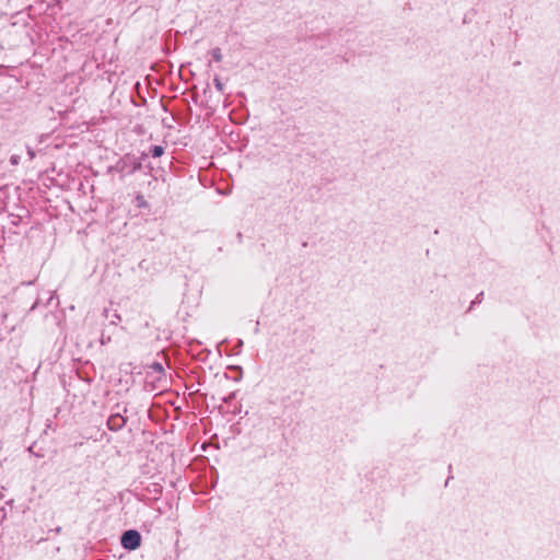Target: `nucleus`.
I'll return each instance as SVG.
<instances>
[{"mask_svg":"<svg viewBox=\"0 0 560 560\" xmlns=\"http://www.w3.org/2000/svg\"><path fill=\"white\" fill-rule=\"evenodd\" d=\"M120 542L125 549L136 550L140 547L141 536L137 530L130 529L122 534Z\"/></svg>","mask_w":560,"mask_h":560,"instance_id":"f257e3e1","label":"nucleus"},{"mask_svg":"<svg viewBox=\"0 0 560 560\" xmlns=\"http://www.w3.org/2000/svg\"><path fill=\"white\" fill-rule=\"evenodd\" d=\"M212 58L215 62H220L222 60V54L219 48H215L211 51Z\"/></svg>","mask_w":560,"mask_h":560,"instance_id":"f03ea898","label":"nucleus"},{"mask_svg":"<svg viewBox=\"0 0 560 560\" xmlns=\"http://www.w3.org/2000/svg\"><path fill=\"white\" fill-rule=\"evenodd\" d=\"M163 152H164V150H163V148H162V147H160V145H155V147H153V149H152V155H153L154 158H159V156H161V155L163 154Z\"/></svg>","mask_w":560,"mask_h":560,"instance_id":"7ed1b4c3","label":"nucleus"},{"mask_svg":"<svg viewBox=\"0 0 560 560\" xmlns=\"http://www.w3.org/2000/svg\"><path fill=\"white\" fill-rule=\"evenodd\" d=\"M214 82V86L218 91L222 92L223 91V84L222 82L220 81V79L218 77L214 78L213 80Z\"/></svg>","mask_w":560,"mask_h":560,"instance_id":"20e7f679","label":"nucleus"}]
</instances>
